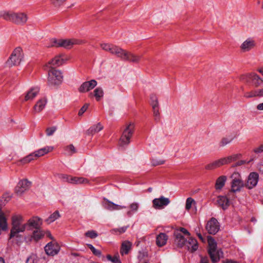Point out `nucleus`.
I'll use <instances>...</instances> for the list:
<instances>
[{
  "mask_svg": "<svg viewBox=\"0 0 263 263\" xmlns=\"http://www.w3.org/2000/svg\"><path fill=\"white\" fill-rule=\"evenodd\" d=\"M23 217L20 215H14L12 217V228L10 233V237L17 236L19 233L25 231L27 228L26 223L23 224Z\"/></svg>",
  "mask_w": 263,
  "mask_h": 263,
  "instance_id": "1",
  "label": "nucleus"
},
{
  "mask_svg": "<svg viewBox=\"0 0 263 263\" xmlns=\"http://www.w3.org/2000/svg\"><path fill=\"white\" fill-rule=\"evenodd\" d=\"M83 43L81 40L76 39H52L50 40V45L48 47H64L66 49H70L74 45H80Z\"/></svg>",
  "mask_w": 263,
  "mask_h": 263,
  "instance_id": "2",
  "label": "nucleus"
},
{
  "mask_svg": "<svg viewBox=\"0 0 263 263\" xmlns=\"http://www.w3.org/2000/svg\"><path fill=\"white\" fill-rule=\"evenodd\" d=\"M0 16L6 21L12 22L18 25L25 24L28 20L27 14L22 12H4L1 13Z\"/></svg>",
  "mask_w": 263,
  "mask_h": 263,
  "instance_id": "3",
  "label": "nucleus"
},
{
  "mask_svg": "<svg viewBox=\"0 0 263 263\" xmlns=\"http://www.w3.org/2000/svg\"><path fill=\"white\" fill-rule=\"evenodd\" d=\"M111 53L117 55L122 60L134 63L138 62L142 57L141 55H137L128 52L115 45L114 46Z\"/></svg>",
  "mask_w": 263,
  "mask_h": 263,
  "instance_id": "4",
  "label": "nucleus"
},
{
  "mask_svg": "<svg viewBox=\"0 0 263 263\" xmlns=\"http://www.w3.org/2000/svg\"><path fill=\"white\" fill-rule=\"evenodd\" d=\"M135 130V124L133 123H129L123 130L122 134L119 141V145L121 146L128 145L130 143Z\"/></svg>",
  "mask_w": 263,
  "mask_h": 263,
  "instance_id": "5",
  "label": "nucleus"
},
{
  "mask_svg": "<svg viewBox=\"0 0 263 263\" xmlns=\"http://www.w3.org/2000/svg\"><path fill=\"white\" fill-rule=\"evenodd\" d=\"M63 75L61 71L51 68L48 70V84L49 86L59 85L62 82Z\"/></svg>",
  "mask_w": 263,
  "mask_h": 263,
  "instance_id": "6",
  "label": "nucleus"
},
{
  "mask_svg": "<svg viewBox=\"0 0 263 263\" xmlns=\"http://www.w3.org/2000/svg\"><path fill=\"white\" fill-rule=\"evenodd\" d=\"M231 178L232 179L230 190L231 192L236 193L240 192L241 189L245 186L241 177L238 173H233L231 176Z\"/></svg>",
  "mask_w": 263,
  "mask_h": 263,
  "instance_id": "7",
  "label": "nucleus"
},
{
  "mask_svg": "<svg viewBox=\"0 0 263 263\" xmlns=\"http://www.w3.org/2000/svg\"><path fill=\"white\" fill-rule=\"evenodd\" d=\"M53 149V148L52 146H46L44 148H42L24 158L21 160V162L23 163H29L32 160H34L38 157L43 156L49 152H51Z\"/></svg>",
  "mask_w": 263,
  "mask_h": 263,
  "instance_id": "8",
  "label": "nucleus"
},
{
  "mask_svg": "<svg viewBox=\"0 0 263 263\" xmlns=\"http://www.w3.org/2000/svg\"><path fill=\"white\" fill-rule=\"evenodd\" d=\"M23 59V50L21 47H17L12 52L7 62V64L10 67L18 65L21 63Z\"/></svg>",
  "mask_w": 263,
  "mask_h": 263,
  "instance_id": "9",
  "label": "nucleus"
},
{
  "mask_svg": "<svg viewBox=\"0 0 263 263\" xmlns=\"http://www.w3.org/2000/svg\"><path fill=\"white\" fill-rule=\"evenodd\" d=\"M68 60V57L64 54H60L49 61L46 64L47 67L54 68L53 67H58L63 64Z\"/></svg>",
  "mask_w": 263,
  "mask_h": 263,
  "instance_id": "10",
  "label": "nucleus"
},
{
  "mask_svg": "<svg viewBox=\"0 0 263 263\" xmlns=\"http://www.w3.org/2000/svg\"><path fill=\"white\" fill-rule=\"evenodd\" d=\"M205 228L209 234L215 235L219 231L220 225L217 220L212 217L208 221Z\"/></svg>",
  "mask_w": 263,
  "mask_h": 263,
  "instance_id": "11",
  "label": "nucleus"
},
{
  "mask_svg": "<svg viewBox=\"0 0 263 263\" xmlns=\"http://www.w3.org/2000/svg\"><path fill=\"white\" fill-rule=\"evenodd\" d=\"M31 182L27 179L21 180L15 188V192L17 195H21L28 190L30 186Z\"/></svg>",
  "mask_w": 263,
  "mask_h": 263,
  "instance_id": "12",
  "label": "nucleus"
},
{
  "mask_svg": "<svg viewBox=\"0 0 263 263\" xmlns=\"http://www.w3.org/2000/svg\"><path fill=\"white\" fill-rule=\"evenodd\" d=\"M259 175L257 173L252 172L248 176L245 186L248 189H252L255 187L258 181Z\"/></svg>",
  "mask_w": 263,
  "mask_h": 263,
  "instance_id": "13",
  "label": "nucleus"
},
{
  "mask_svg": "<svg viewBox=\"0 0 263 263\" xmlns=\"http://www.w3.org/2000/svg\"><path fill=\"white\" fill-rule=\"evenodd\" d=\"M170 203L169 198L161 196L153 200V207L156 209H162Z\"/></svg>",
  "mask_w": 263,
  "mask_h": 263,
  "instance_id": "14",
  "label": "nucleus"
},
{
  "mask_svg": "<svg viewBox=\"0 0 263 263\" xmlns=\"http://www.w3.org/2000/svg\"><path fill=\"white\" fill-rule=\"evenodd\" d=\"M104 202L102 205L104 209L108 211L120 210L126 208L125 206H122L114 203L106 198H103Z\"/></svg>",
  "mask_w": 263,
  "mask_h": 263,
  "instance_id": "15",
  "label": "nucleus"
},
{
  "mask_svg": "<svg viewBox=\"0 0 263 263\" xmlns=\"http://www.w3.org/2000/svg\"><path fill=\"white\" fill-rule=\"evenodd\" d=\"M244 77H246L248 82H252L255 87H258L263 82V80L255 73H248Z\"/></svg>",
  "mask_w": 263,
  "mask_h": 263,
  "instance_id": "16",
  "label": "nucleus"
},
{
  "mask_svg": "<svg viewBox=\"0 0 263 263\" xmlns=\"http://www.w3.org/2000/svg\"><path fill=\"white\" fill-rule=\"evenodd\" d=\"M42 224V220L37 216H34L29 219L26 223L27 227H29V229H39L40 228Z\"/></svg>",
  "mask_w": 263,
  "mask_h": 263,
  "instance_id": "17",
  "label": "nucleus"
},
{
  "mask_svg": "<svg viewBox=\"0 0 263 263\" xmlns=\"http://www.w3.org/2000/svg\"><path fill=\"white\" fill-rule=\"evenodd\" d=\"M97 82L95 80H91L89 81H86L82 84L79 88V91L80 92H85L92 89L96 86Z\"/></svg>",
  "mask_w": 263,
  "mask_h": 263,
  "instance_id": "18",
  "label": "nucleus"
},
{
  "mask_svg": "<svg viewBox=\"0 0 263 263\" xmlns=\"http://www.w3.org/2000/svg\"><path fill=\"white\" fill-rule=\"evenodd\" d=\"M45 251L48 255L53 256L58 253L60 247L56 243L50 242L45 247Z\"/></svg>",
  "mask_w": 263,
  "mask_h": 263,
  "instance_id": "19",
  "label": "nucleus"
},
{
  "mask_svg": "<svg viewBox=\"0 0 263 263\" xmlns=\"http://www.w3.org/2000/svg\"><path fill=\"white\" fill-rule=\"evenodd\" d=\"M175 242L178 247L182 248L187 242L186 239L178 231L174 232Z\"/></svg>",
  "mask_w": 263,
  "mask_h": 263,
  "instance_id": "20",
  "label": "nucleus"
},
{
  "mask_svg": "<svg viewBox=\"0 0 263 263\" xmlns=\"http://www.w3.org/2000/svg\"><path fill=\"white\" fill-rule=\"evenodd\" d=\"M255 46V42L251 39L246 40L241 45V49L244 51H248L253 48Z\"/></svg>",
  "mask_w": 263,
  "mask_h": 263,
  "instance_id": "21",
  "label": "nucleus"
},
{
  "mask_svg": "<svg viewBox=\"0 0 263 263\" xmlns=\"http://www.w3.org/2000/svg\"><path fill=\"white\" fill-rule=\"evenodd\" d=\"M168 236L164 233H160L156 237V245L158 247H162L166 245L168 240Z\"/></svg>",
  "mask_w": 263,
  "mask_h": 263,
  "instance_id": "22",
  "label": "nucleus"
},
{
  "mask_svg": "<svg viewBox=\"0 0 263 263\" xmlns=\"http://www.w3.org/2000/svg\"><path fill=\"white\" fill-rule=\"evenodd\" d=\"M240 156V154H233L226 157L222 158H221L222 164L223 165L234 162L238 160Z\"/></svg>",
  "mask_w": 263,
  "mask_h": 263,
  "instance_id": "23",
  "label": "nucleus"
},
{
  "mask_svg": "<svg viewBox=\"0 0 263 263\" xmlns=\"http://www.w3.org/2000/svg\"><path fill=\"white\" fill-rule=\"evenodd\" d=\"M187 243V247L191 252H195L198 249V245L197 240L193 237H190L188 241L186 242Z\"/></svg>",
  "mask_w": 263,
  "mask_h": 263,
  "instance_id": "24",
  "label": "nucleus"
},
{
  "mask_svg": "<svg viewBox=\"0 0 263 263\" xmlns=\"http://www.w3.org/2000/svg\"><path fill=\"white\" fill-rule=\"evenodd\" d=\"M39 92V88L38 87H34L31 88L26 93L25 97V101H27L33 100L37 96Z\"/></svg>",
  "mask_w": 263,
  "mask_h": 263,
  "instance_id": "25",
  "label": "nucleus"
},
{
  "mask_svg": "<svg viewBox=\"0 0 263 263\" xmlns=\"http://www.w3.org/2000/svg\"><path fill=\"white\" fill-rule=\"evenodd\" d=\"M47 101L45 99L39 100L34 106V111L35 113H38L41 111L45 107Z\"/></svg>",
  "mask_w": 263,
  "mask_h": 263,
  "instance_id": "26",
  "label": "nucleus"
},
{
  "mask_svg": "<svg viewBox=\"0 0 263 263\" xmlns=\"http://www.w3.org/2000/svg\"><path fill=\"white\" fill-rule=\"evenodd\" d=\"M227 177L226 176H221L216 180L215 187L216 190H221L224 185Z\"/></svg>",
  "mask_w": 263,
  "mask_h": 263,
  "instance_id": "27",
  "label": "nucleus"
},
{
  "mask_svg": "<svg viewBox=\"0 0 263 263\" xmlns=\"http://www.w3.org/2000/svg\"><path fill=\"white\" fill-rule=\"evenodd\" d=\"M217 202L218 205L223 210L227 209L229 205V200L228 198L226 196H218Z\"/></svg>",
  "mask_w": 263,
  "mask_h": 263,
  "instance_id": "28",
  "label": "nucleus"
},
{
  "mask_svg": "<svg viewBox=\"0 0 263 263\" xmlns=\"http://www.w3.org/2000/svg\"><path fill=\"white\" fill-rule=\"evenodd\" d=\"M132 243L129 241H124L122 242L120 253L121 255L127 254L131 249Z\"/></svg>",
  "mask_w": 263,
  "mask_h": 263,
  "instance_id": "29",
  "label": "nucleus"
},
{
  "mask_svg": "<svg viewBox=\"0 0 263 263\" xmlns=\"http://www.w3.org/2000/svg\"><path fill=\"white\" fill-rule=\"evenodd\" d=\"M209 254L210 256L212 261L213 263H217L219 261L220 257L222 256V252L220 250H217L216 249L214 250V251L212 252V254Z\"/></svg>",
  "mask_w": 263,
  "mask_h": 263,
  "instance_id": "30",
  "label": "nucleus"
},
{
  "mask_svg": "<svg viewBox=\"0 0 263 263\" xmlns=\"http://www.w3.org/2000/svg\"><path fill=\"white\" fill-rule=\"evenodd\" d=\"M244 97L246 98L262 97L261 89L252 90L250 91L246 92L244 94Z\"/></svg>",
  "mask_w": 263,
  "mask_h": 263,
  "instance_id": "31",
  "label": "nucleus"
},
{
  "mask_svg": "<svg viewBox=\"0 0 263 263\" xmlns=\"http://www.w3.org/2000/svg\"><path fill=\"white\" fill-rule=\"evenodd\" d=\"M222 165L223 164H222L221 160V159H219L207 164L205 168L207 170H212Z\"/></svg>",
  "mask_w": 263,
  "mask_h": 263,
  "instance_id": "32",
  "label": "nucleus"
},
{
  "mask_svg": "<svg viewBox=\"0 0 263 263\" xmlns=\"http://www.w3.org/2000/svg\"><path fill=\"white\" fill-rule=\"evenodd\" d=\"M103 126L100 123L91 126L87 130V133L90 135H93L102 130Z\"/></svg>",
  "mask_w": 263,
  "mask_h": 263,
  "instance_id": "33",
  "label": "nucleus"
},
{
  "mask_svg": "<svg viewBox=\"0 0 263 263\" xmlns=\"http://www.w3.org/2000/svg\"><path fill=\"white\" fill-rule=\"evenodd\" d=\"M208 241L209 244L208 253L209 254H212L217 249V243L212 237H208Z\"/></svg>",
  "mask_w": 263,
  "mask_h": 263,
  "instance_id": "34",
  "label": "nucleus"
},
{
  "mask_svg": "<svg viewBox=\"0 0 263 263\" xmlns=\"http://www.w3.org/2000/svg\"><path fill=\"white\" fill-rule=\"evenodd\" d=\"M88 180L83 177H77L71 176L70 180V183L72 184H82V183H88Z\"/></svg>",
  "mask_w": 263,
  "mask_h": 263,
  "instance_id": "35",
  "label": "nucleus"
},
{
  "mask_svg": "<svg viewBox=\"0 0 263 263\" xmlns=\"http://www.w3.org/2000/svg\"><path fill=\"white\" fill-rule=\"evenodd\" d=\"M44 235L43 232L41 231L40 229H35V230L33 232L31 238L35 241H37L41 239L44 236Z\"/></svg>",
  "mask_w": 263,
  "mask_h": 263,
  "instance_id": "36",
  "label": "nucleus"
},
{
  "mask_svg": "<svg viewBox=\"0 0 263 263\" xmlns=\"http://www.w3.org/2000/svg\"><path fill=\"white\" fill-rule=\"evenodd\" d=\"M0 228L3 231H6L8 229L7 219L4 213L0 215Z\"/></svg>",
  "mask_w": 263,
  "mask_h": 263,
  "instance_id": "37",
  "label": "nucleus"
},
{
  "mask_svg": "<svg viewBox=\"0 0 263 263\" xmlns=\"http://www.w3.org/2000/svg\"><path fill=\"white\" fill-rule=\"evenodd\" d=\"M153 110V115L154 116V119L156 122H158L160 119V115L159 110V105H153L152 106Z\"/></svg>",
  "mask_w": 263,
  "mask_h": 263,
  "instance_id": "38",
  "label": "nucleus"
},
{
  "mask_svg": "<svg viewBox=\"0 0 263 263\" xmlns=\"http://www.w3.org/2000/svg\"><path fill=\"white\" fill-rule=\"evenodd\" d=\"M129 208L130 210L127 212L126 214L128 217H130L133 213H135L137 211L139 208V204L137 202H134L130 204Z\"/></svg>",
  "mask_w": 263,
  "mask_h": 263,
  "instance_id": "39",
  "label": "nucleus"
},
{
  "mask_svg": "<svg viewBox=\"0 0 263 263\" xmlns=\"http://www.w3.org/2000/svg\"><path fill=\"white\" fill-rule=\"evenodd\" d=\"M60 217V215L59 212L58 211L54 212L53 214H52L46 220V221L48 223H50L53 221H54L56 219L59 218Z\"/></svg>",
  "mask_w": 263,
  "mask_h": 263,
  "instance_id": "40",
  "label": "nucleus"
},
{
  "mask_svg": "<svg viewBox=\"0 0 263 263\" xmlns=\"http://www.w3.org/2000/svg\"><path fill=\"white\" fill-rule=\"evenodd\" d=\"M94 96L97 101H99L103 96V91L100 87H98L94 90Z\"/></svg>",
  "mask_w": 263,
  "mask_h": 263,
  "instance_id": "41",
  "label": "nucleus"
},
{
  "mask_svg": "<svg viewBox=\"0 0 263 263\" xmlns=\"http://www.w3.org/2000/svg\"><path fill=\"white\" fill-rule=\"evenodd\" d=\"M65 153L68 155H72L76 152V149L72 144H70L64 148Z\"/></svg>",
  "mask_w": 263,
  "mask_h": 263,
  "instance_id": "42",
  "label": "nucleus"
},
{
  "mask_svg": "<svg viewBox=\"0 0 263 263\" xmlns=\"http://www.w3.org/2000/svg\"><path fill=\"white\" fill-rule=\"evenodd\" d=\"M233 140V138L232 137H223L219 142V145L220 147H223L226 145L230 143Z\"/></svg>",
  "mask_w": 263,
  "mask_h": 263,
  "instance_id": "43",
  "label": "nucleus"
},
{
  "mask_svg": "<svg viewBox=\"0 0 263 263\" xmlns=\"http://www.w3.org/2000/svg\"><path fill=\"white\" fill-rule=\"evenodd\" d=\"M114 46V45L107 43H103L101 44V47L103 50L109 52L110 53L112 52V49Z\"/></svg>",
  "mask_w": 263,
  "mask_h": 263,
  "instance_id": "44",
  "label": "nucleus"
},
{
  "mask_svg": "<svg viewBox=\"0 0 263 263\" xmlns=\"http://www.w3.org/2000/svg\"><path fill=\"white\" fill-rule=\"evenodd\" d=\"M193 203H195V200L191 197H189L186 199L185 203V209L187 211H189Z\"/></svg>",
  "mask_w": 263,
  "mask_h": 263,
  "instance_id": "45",
  "label": "nucleus"
},
{
  "mask_svg": "<svg viewBox=\"0 0 263 263\" xmlns=\"http://www.w3.org/2000/svg\"><path fill=\"white\" fill-rule=\"evenodd\" d=\"M86 237L90 238L91 239L96 238L98 235V233L94 230L88 231L85 233Z\"/></svg>",
  "mask_w": 263,
  "mask_h": 263,
  "instance_id": "46",
  "label": "nucleus"
},
{
  "mask_svg": "<svg viewBox=\"0 0 263 263\" xmlns=\"http://www.w3.org/2000/svg\"><path fill=\"white\" fill-rule=\"evenodd\" d=\"M127 227L125 226L120 228L114 229L111 230L112 233H118L119 234L124 233L127 230Z\"/></svg>",
  "mask_w": 263,
  "mask_h": 263,
  "instance_id": "47",
  "label": "nucleus"
},
{
  "mask_svg": "<svg viewBox=\"0 0 263 263\" xmlns=\"http://www.w3.org/2000/svg\"><path fill=\"white\" fill-rule=\"evenodd\" d=\"M106 257L108 260L111 261L113 263H121L119 256L112 257L110 255H107Z\"/></svg>",
  "mask_w": 263,
  "mask_h": 263,
  "instance_id": "48",
  "label": "nucleus"
},
{
  "mask_svg": "<svg viewBox=\"0 0 263 263\" xmlns=\"http://www.w3.org/2000/svg\"><path fill=\"white\" fill-rule=\"evenodd\" d=\"M36 256L31 254L26 259V263H37Z\"/></svg>",
  "mask_w": 263,
  "mask_h": 263,
  "instance_id": "49",
  "label": "nucleus"
},
{
  "mask_svg": "<svg viewBox=\"0 0 263 263\" xmlns=\"http://www.w3.org/2000/svg\"><path fill=\"white\" fill-rule=\"evenodd\" d=\"M71 177V176L65 174H61L59 176L60 179H61L63 181L67 182L68 183H70Z\"/></svg>",
  "mask_w": 263,
  "mask_h": 263,
  "instance_id": "50",
  "label": "nucleus"
},
{
  "mask_svg": "<svg viewBox=\"0 0 263 263\" xmlns=\"http://www.w3.org/2000/svg\"><path fill=\"white\" fill-rule=\"evenodd\" d=\"M56 129L57 128L54 126L47 128L46 130L47 135L48 136L52 135Z\"/></svg>",
  "mask_w": 263,
  "mask_h": 263,
  "instance_id": "51",
  "label": "nucleus"
},
{
  "mask_svg": "<svg viewBox=\"0 0 263 263\" xmlns=\"http://www.w3.org/2000/svg\"><path fill=\"white\" fill-rule=\"evenodd\" d=\"M150 99L151 101V104L152 106H153V105H155V104H156V105H159L158 99L156 95H152L151 96Z\"/></svg>",
  "mask_w": 263,
  "mask_h": 263,
  "instance_id": "52",
  "label": "nucleus"
},
{
  "mask_svg": "<svg viewBox=\"0 0 263 263\" xmlns=\"http://www.w3.org/2000/svg\"><path fill=\"white\" fill-rule=\"evenodd\" d=\"M88 107V104H85L84 106H83L80 109L79 112H78V115L79 116H81L86 111V110L87 109Z\"/></svg>",
  "mask_w": 263,
  "mask_h": 263,
  "instance_id": "53",
  "label": "nucleus"
},
{
  "mask_svg": "<svg viewBox=\"0 0 263 263\" xmlns=\"http://www.w3.org/2000/svg\"><path fill=\"white\" fill-rule=\"evenodd\" d=\"M152 163L153 165L157 166V165H161V164H163L164 163V161L161 160H158L153 159L152 161Z\"/></svg>",
  "mask_w": 263,
  "mask_h": 263,
  "instance_id": "54",
  "label": "nucleus"
},
{
  "mask_svg": "<svg viewBox=\"0 0 263 263\" xmlns=\"http://www.w3.org/2000/svg\"><path fill=\"white\" fill-rule=\"evenodd\" d=\"M176 231H178L180 233L182 232L185 235L190 236V232L186 229H185L184 228H180L179 229L177 230Z\"/></svg>",
  "mask_w": 263,
  "mask_h": 263,
  "instance_id": "55",
  "label": "nucleus"
},
{
  "mask_svg": "<svg viewBox=\"0 0 263 263\" xmlns=\"http://www.w3.org/2000/svg\"><path fill=\"white\" fill-rule=\"evenodd\" d=\"M253 152L255 153L258 154L263 152V143L253 149Z\"/></svg>",
  "mask_w": 263,
  "mask_h": 263,
  "instance_id": "56",
  "label": "nucleus"
},
{
  "mask_svg": "<svg viewBox=\"0 0 263 263\" xmlns=\"http://www.w3.org/2000/svg\"><path fill=\"white\" fill-rule=\"evenodd\" d=\"M52 3L55 6H59L66 0H51Z\"/></svg>",
  "mask_w": 263,
  "mask_h": 263,
  "instance_id": "57",
  "label": "nucleus"
},
{
  "mask_svg": "<svg viewBox=\"0 0 263 263\" xmlns=\"http://www.w3.org/2000/svg\"><path fill=\"white\" fill-rule=\"evenodd\" d=\"M92 253L95 255H96L97 256H99V257L101 256V254H102L101 251L97 250L96 249H95V250L93 251V252H92Z\"/></svg>",
  "mask_w": 263,
  "mask_h": 263,
  "instance_id": "58",
  "label": "nucleus"
},
{
  "mask_svg": "<svg viewBox=\"0 0 263 263\" xmlns=\"http://www.w3.org/2000/svg\"><path fill=\"white\" fill-rule=\"evenodd\" d=\"M256 108L259 110H263V103L258 104Z\"/></svg>",
  "mask_w": 263,
  "mask_h": 263,
  "instance_id": "59",
  "label": "nucleus"
},
{
  "mask_svg": "<svg viewBox=\"0 0 263 263\" xmlns=\"http://www.w3.org/2000/svg\"><path fill=\"white\" fill-rule=\"evenodd\" d=\"M223 263H238L236 261H234L231 259H227L224 261H223Z\"/></svg>",
  "mask_w": 263,
  "mask_h": 263,
  "instance_id": "60",
  "label": "nucleus"
},
{
  "mask_svg": "<svg viewBox=\"0 0 263 263\" xmlns=\"http://www.w3.org/2000/svg\"><path fill=\"white\" fill-rule=\"evenodd\" d=\"M87 247L89 248V249L91 251V252H93V251L95 250V248L91 244H87Z\"/></svg>",
  "mask_w": 263,
  "mask_h": 263,
  "instance_id": "61",
  "label": "nucleus"
},
{
  "mask_svg": "<svg viewBox=\"0 0 263 263\" xmlns=\"http://www.w3.org/2000/svg\"><path fill=\"white\" fill-rule=\"evenodd\" d=\"M201 263H209L207 258H202L201 259Z\"/></svg>",
  "mask_w": 263,
  "mask_h": 263,
  "instance_id": "62",
  "label": "nucleus"
},
{
  "mask_svg": "<svg viewBox=\"0 0 263 263\" xmlns=\"http://www.w3.org/2000/svg\"><path fill=\"white\" fill-rule=\"evenodd\" d=\"M258 71L263 76V67L259 68Z\"/></svg>",
  "mask_w": 263,
  "mask_h": 263,
  "instance_id": "63",
  "label": "nucleus"
},
{
  "mask_svg": "<svg viewBox=\"0 0 263 263\" xmlns=\"http://www.w3.org/2000/svg\"><path fill=\"white\" fill-rule=\"evenodd\" d=\"M0 263H5L3 258L0 257Z\"/></svg>",
  "mask_w": 263,
  "mask_h": 263,
  "instance_id": "64",
  "label": "nucleus"
}]
</instances>
